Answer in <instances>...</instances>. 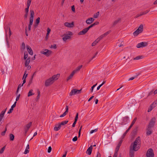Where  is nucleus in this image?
I'll return each mask as SVG.
<instances>
[{"instance_id": "nucleus-48", "label": "nucleus", "mask_w": 157, "mask_h": 157, "mask_svg": "<svg viewBox=\"0 0 157 157\" xmlns=\"http://www.w3.org/2000/svg\"><path fill=\"white\" fill-rule=\"evenodd\" d=\"M98 52H97L95 54V55H94V56H93V57H92L90 59L89 62H88V63H89L94 58H95L96 56H97V55L98 54Z\"/></svg>"}, {"instance_id": "nucleus-39", "label": "nucleus", "mask_w": 157, "mask_h": 157, "mask_svg": "<svg viewBox=\"0 0 157 157\" xmlns=\"http://www.w3.org/2000/svg\"><path fill=\"white\" fill-rule=\"evenodd\" d=\"M143 58V56H138L134 58L133 59L134 60H138L140 59H142Z\"/></svg>"}, {"instance_id": "nucleus-60", "label": "nucleus", "mask_w": 157, "mask_h": 157, "mask_svg": "<svg viewBox=\"0 0 157 157\" xmlns=\"http://www.w3.org/2000/svg\"><path fill=\"white\" fill-rule=\"evenodd\" d=\"M22 47L23 50L25 48V44L24 42H23L22 44Z\"/></svg>"}, {"instance_id": "nucleus-8", "label": "nucleus", "mask_w": 157, "mask_h": 157, "mask_svg": "<svg viewBox=\"0 0 157 157\" xmlns=\"http://www.w3.org/2000/svg\"><path fill=\"white\" fill-rule=\"evenodd\" d=\"M32 125V122H30L29 123L27 124L24 127V130L25 131V133L26 134L28 132L29 129L30 128V127Z\"/></svg>"}, {"instance_id": "nucleus-46", "label": "nucleus", "mask_w": 157, "mask_h": 157, "mask_svg": "<svg viewBox=\"0 0 157 157\" xmlns=\"http://www.w3.org/2000/svg\"><path fill=\"white\" fill-rule=\"evenodd\" d=\"M26 73H27V71H26L25 72L24 74V76L23 77V79H26V78L27 77V75H28V74H26Z\"/></svg>"}, {"instance_id": "nucleus-54", "label": "nucleus", "mask_w": 157, "mask_h": 157, "mask_svg": "<svg viewBox=\"0 0 157 157\" xmlns=\"http://www.w3.org/2000/svg\"><path fill=\"white\" fill-rule=\"evenodd\" d=\"M33 80V76H31V79L29 82L28 85H30L32 83Z\"/></svg>"}, {"instance_id": "nucleus-50", "label": "nucleus", "mask_w": 157, "mask_h": 157, "mask_svg": "<svg viewBox=\"0 0 157 157\" xmlns=\"http://www.w3.org/2000/svg\"><path fill=\"white\" fill-rule=\"evenodd\" d=\"M5 149V146H4L0 151V154L2 153Z\"/></svg>"}, {"instance_id": "nucleus-34", "label": "nucleus", "mask_w": 157, "mask_h": 157, "mask_svg": "<svg viewBox=\"0 0 157 157\" xmlns=\"http://www.w3.org/2000/svg\"><path fill=\"white\" fill-rule=\"evenodd\" d=\"M137 120V118L135 117L134 119L133 120V121H132L131 125H130V127L132 128L133 124H135V122H136V120Z\"/></svg>"}, {"instance_id": "nucleus-17", "label": "nucleus", "mask_w": 157, "mask_h": 157, "mask_svg": "<svg viewBox=\"0 0 157 157\" xmlns=\"http://www.w3.org/2000/svg\"><path fill=\"white\" fill-rule=\"evenodd\" d=\"M77 89L75 88L73 89L69 93V95L70 96H71L72 95H75L76 94L77 92L76 91Z\"/></svg>"}, {"instance_id": "nucleus-62", "label": "nucleus", "mask_w": 157, "mask_h": 157, "mask_svg": "<svg viewBox=\"0 0 157 157\" xmlns=\"http://www.w3.org/2000/svg\"><path fill=\"white\" fill-rule=\"evenodd\" d=\"M77 139H78L77 137V136H75L74 138H73V139H72V140L73 141L75 142V141H76L77 140Z\"/></svg>"}, {"instance_id": "nucleus-59", "label": "nucleus", "mask_w": 157, "mask_h": 157, "mask_svg": "<svg viewBox=\"0 0 157 157\" xmlns=\"http://www.w3.org/2000/svg\"><path fill=\"white\" fill-rule=\"evenodd\" d=\"M98 130V129H95L94 130H92L90 132V133L91 134H92L93 133H94V132H96Z\"/></svg>"}, {"instance_id": "nucleus-21", "label": "nucleus", "mask_w": 157, "mask_h": 157, "mask_svg": "<svg viewBox=\"0 0 157 157\" xmlns=\"http://www.w3.org/2000/svg\"><path fill=\"white\" fill-rule=\"evenodd\" d=\"M61 126L59 124H56L55 125V127L54 128V130L55 131H58L61 128Z\"/></svg>"}, {"instance_id": "nucleus-56", "label": "nucleus", "mask_w": 157, "mask_h": 157, "mask_svg": "<svg viewBox=\"0 0 157 157\" xmlns=\"http://www.w3.org/2000/svg\"><path fill=\"white\" fill-rule=\"evenodd\" d=\"M78 119V113H77L76 114L75 119V121H77Z\"/></svg>"}, {"instance_id": "nucleus-36", "label": "nucleus", "mask_w": 157, "mask_h": 157, "mask_svg": "<svg viewBox=\"0 0 157 157\" xmlns=\"http://www.w3.org/2000/svg\"><path fill=\"white\" fill-rule=\"evenodd\" d=\"M7 125H6V126H5V130L4 131H3L2 132V133H1V135L2 136H4L5 134V133H6V131H7Z\"/></svg>"}, {"instance_id": "nucleus-58", "label": "nucleus", "mask_w": 157, "mask_h": 157, "mask_svg": "<svg viewBox=\"0 0 157 157\" xmlns=\"http://www.w3.org/2000/svg\"><path fill=\"white\" fill-rule=\"evenodd\" d=\"M82 126H81L79 128V131H78V137H79L80 135L81 132L82 130Z\"/></svg>"}, {"instance_id": "nucleus-10", "label": "nucleus", "mask_w": 157, "mask_h": 157, "mask_svg": "<svg viewBox=\"0 0 157 157\" xmlns=\"http://www.w3.org/2000/svg\"><path fill=\"white\" fill-rule=\"evenodd\" d=\"M141 143L140 138V136L137 137L136 139L133 143L134 145H136V144L140 146Z\"/></svg>"}, {"instance_id": "nucleus-7", "label": "nucleus", "mask_w": 157, "mask_h": 157, "mask_svg": "<svg viewBox=\"0 0 157 157\" xmlns=\"http://www.w3.org/2000/svg\"><path fill=\"white\" fill-rule=\"evenodd\" d=\"M140 146L136 145H134V144L132 143L131 145V149L134 150L135 151H138L140 148Z\"/></svg>"}, {"instance_id": "nucleus-9", "label": "nucleus", "mask_w": 157, "mask_h": 157, "mask_svg": "<svg viewBox=\"0 0 157 157\" xmlns=\"http://www.w3.org/2000/svg\"><path fill=\"white\" fill-rule=\"evenodd\" d=\"M64 25L68 28H73L74 26V23L73 22H72L71 23L68 22H65L64 23Z\"/></svg>"}, {"instance_id": "nucleus-18", "label": "nucleus", "mask_w": 157, "mask_h": 157, "mask_svg": "<svg viewBox=\"0 0 157 157\" xmlns=\"http://www.w3.org/2000/svg\"><path fill=\"white\" fill-rule=\"evenodd\" d=\"M92 148H93L92 146H91L90 147H89L86 151V154L88 155H91L92 152Z\"/></svg>"}, {"instance_id": "nucleus-45", "label": "nucleus", "mask_w": 157, "mask_h": 157, "mask_svg": "<svg viewBox=\"0 0 157 157\" xmlns=\"http://www.w3.org/2000/svg\"><path fill=\"white\" fill-rule=\"evenodd\" d=\"M105 36H104L103 34L101 35L100 36H99L98 38L97 39V41H98L99 42L101 39H102Z\"/></svg>"}, {"instance_id": "nucleus-51", "label": "nucleus", "mask_w": 157, "mask_h": 157, "mask_svg": "<svg viewBox=\"0 0 157 157\" xmlns=\"http://www.w3.org/2000/svg\"><path fill=\"white\" fill-rule=\"evenodd\" d=\"M137 130H138V127H136L133 130L132 132L134 134H135L137 132Z\"/></svg>"}, {"instance_id": "nucleus-12", "label": "nucleus", "mask_w": 157, "mask_h": 157, "mask_svg": "<svg viewBox=\"0 0 157 157\" xmlns=\"http://www.w3.org/2000/svg\"><path fill=\"white\" fill-rule=\"evenodd\" d=\"M94 20V19L92 17L89 18L86 21V23L88 24H90Z\"/></svg>"}, {"instance_id": "nucleus-20", "label": "nucleus", "mask_w": 157, "mask_h": 157, "mask_svg": "<svg viewBox=\"0 0 157 157\" xmlns=\"http://www.w3.org/2000/svg\"><path fill=\"white\" fill-rule=\"evenodd\" d=\"M71 37L67 34H66L62 38L63 40L64 41H66L67 40L70 39Z\"/></svg>"}, {"instance_id": "nucleus-38", "label": "nucleus", "mask_w": 157, "mask_h": 157, "mask_svg": "<svg viewBox=\"0 0 157 157\" xmlns=\"http://www.w3.org/2000/svg\"><path fill=\"white\" fill-rule=\"evenodd\" d=\"M149 11H150V10H147L143 12H140V13H141V15H142V16L143 15H144L147 14Z\"/></svg>"}, {"instance_id": "nucleus-43", "label": "nucleus", "mask_w": 157, "mask_h": 157, "mask_svg": "<svg viewBox=\"0 0 157 157\" xmlns=\"http://www.w3.org/2000/svg\"><path fill=\"white\" fill-rule=\"evenodd\" d=\"M68 121H63L61 122L60 124H59L61 126L62 125H64L68 123Z\"/></svg>"}, {"instance_id": "nucleus-28", "label": "nucleus", "mask_w": 157, "mask_h": 157, "mask_svg": "<svg viewBox=\"0 0 157 157\" xmlns=\"http://www.w3.org/2000/svg\"><path fill=\"white\" fill-rule=\"evenodd\" d=\"M118 145L116 147L115 152L113 156V157H117L118 155Z\"/></svg>"}, {"instance_id": "nucleus-32", "label": "nucleus", "mask_w": 157, "mask_h": 157, "mask_svg": "<svg viewBox=\"0 0 157 157\" xmlns=\"http://www.w3.org/2000/svg\"><path fill=\"white\" fill-rule=\"evenodd\" d=\"M141 33L140 32L137 30V29L133 33V35L135 36H137L139 34Z\"/></svg>"}, {"instance_id": "nucleus-1", "label": "nucleus", "mask_w": 157, "mask_h": 157, "mask_svg": "<svg viewBox=\"0 0 157 157\" xmlns=\"http://www.w3.org/2000/svg\"><path fill=\"white\" fill-rule=\"evenodd\" d=\"M30 16L29 18V23L28 25V30L30 31L31 29V27L33 24V19L34 15V12L33 10H30Z\"/></svg>"}, {"instance_id": "nucleus-47", "label": "nucleus", "mask_w": 157, "mask_h": 157, "mask_svg": "<svg viewBox=\"0 0 157 157\" xmlns=\"http://www.w3.org/2000/svg\"><path fill=\"white\" fill-rule=\"evenodd\" d=\"M38 95L36 99L37 100H38L40 98V92L39 90H37Z\"/></svg>"}, {"instance_id": "nucleus-53", "label": "nucleus", "mask_w": 157, "mask_h": 157, "mask_svg": "<svg viewBox=\"0 0 157 157\" xmlns=\"http://www.w3.org/2000/svg\"><path fill=\"white\" fill-rule=\"evenodd\" d=\"M97 85V83L94 85L93 86H92L91 87V89H90L91 91V92H93L94 88L95 87V86Z\"/></svg>"}, {"instance_id": "nucleus-31", "label": "nucleus", "mask_w": 157, "mask_h": 157, "mask_svg": "<svg viewBox=\"0 0 157 157\" xmlns=\"http://www.w3.org/2000/svg\"><path fill=\"white\" fill-rule=\"evenodd\" d=\"M156 103L155 102H154L150 106V108L151 109V110H152L156 106Z\"/></svg>"}, {"instance_id": "nucleus-55", "label": "nucleus", "mask_w": 157, "mask_h": 157, "mask_svg": "<svg viewBox=\"0 0 157 157\" xmlns=\"http://www.w3.org/2000/svg\"><path fill=\"white\" fill-rule=\"evenodd\" d=\"M20 94H19L17 95V96L16 97V101L19 100L20 97Z\"/></svg>"}, {"instance_id": "nucleus-14", "label": "nucleus", "mask_w": 157, "mask_h": 157, "mask_svg": "<svg viewBox=\"0 0 157 157\" xmlns=\"http://www.w3.org/2000/svg\"><path fill=\"white\" fill-rule=\"evenodd\" d=\"M59 74H57V75H53L52 77V78L54 82L58 79L59 77Z\"/></svg>"}, {"instance_id": "nucleus-23", "label": "nucleus", "mask_w": 157, "mask_h": 157, "mask_svg": "<svg viewBox=\"0 0 157 157\" xmlns=\"http://www.w3.org/2000/svg\"><path fill=\"white\" fill-rule=\"evenodd\" d=\"M40 18L39 17H38L36 20V23L34 25L35 28L37 27L39 23H40Z\"/></svg>"}, {"instance_id": "nucleus-63", "label": "nucleus", "mask_w": 157, "mask_h": 157, "mask_svg": "<svg viewBox=\"0 0 157 157\" xmlns=\"http://www.w3.org/2000/svg\"><path fill=\"white\" fill-rule=\"evenodd\" d=\"M51 48H53L54 49H56L57 48L56 45V44H54L53 45L51 46Z\"/></svg>"}, {"instance_id": "nucleus-61", "label": "nucleus", "mask_w": 157, "mask_h": 157, "mask_svg": "<svg viewBox=\"0 0 157 157\" xmlns=\"http://www.w3.org/2000/svg\"><path fill=\"white\" fill-rule=\"evenodd\" d=\"M29 150L28 149H25V151L24 152V154H26L27 153H29Z\"/></svg>"}, {"instance_id": "nucleus-52", "label": "nucleus", "mask_w": 157, "mask_h": 157, "mask_svg": "<svg viewBox=\"0 0 157 157\" xmlns=\"http://www.w3.org/2000/svg\"><path fill=\"white\" fill-rule=\"evenodd\" d=\"M66 111L64 112V113H66L67 114L68 112V106L67 105H66Z\"/></svg>"}, {"instance_id": "nucleus-19", "label": "nucleus", "mask_w": 157, "mask_h": 157, "mask_svg": "<svg viewBox=\"0 0 157 157\" xmlns=\"http://www.w3.org/2000/svg\"><path fill=\"white\" fill-rule=\"evenodd\" d=\"M82 65H81L78 67L76 69L74 70L73 71L74 72L75 74L78 71H79L81 68L82 67Z\"/></svg>"}, {"instance_id": "nucleus-41", "label": "nucleus", "mask_w": 157, "mask_h": 157, "mask_svg": "<svg viewBox=\"0 0 157 157\" xmlns=\"http://www.w3.org/2000/svg\"><path fill=\"white\" fill-rule=\"evenodd\" d=\"M99 42L98 41H97V39L92 44V46H94L97 43Z\"/></svg>"}, {"instance_id": "nucleus-42", "label": "nucleus", "mask_w": 157, "mask_h": 157, "mask_svg": "<svg viewBox=\"0 0 157 157\" xmlns=\"http://www.w3.org/2000/svg\"><path fill=\"white\" fill-rule=\"evenodd\" d=\"M122 86H121L120 87L118 88V92L120 93V94L123 91V89L122 88Z\"/></svg>"}, {"instance_id": "nucleus-11", "label": "nucleus", "mask_w": 157, "mask_h": 157, "mask_svg": "<svg viewBox=\"0 0 157 157\" xmlns=\"http://www.w3.org/2000/svg\"><path fill=\"white\" fill-rule=\"evenodd\" d=\"M89 30L87 28L83 29L82 31L79 32L78 34L79 35H85Z\"/></svg>"}, {"instance_id": "nucleus-33", "label": "nucleus", "mask_w": 157, "mask_h": 157, "mask_svg": "<svg viewBox=\"0 0 157 157\" xmlns=\"http://www.w3.org/2000/svg\"><path fill=\"white\" fill-rule=\"evenodd\" d=\"M33 91V90L32 89L30 90L29 91V92H28V97H29V96H30L32 95H34V94L33 93H32Z\"/></svg>"}, {"instance_id": "nucleus-5", "label": "nucleus", "mask_w": 157, "mask_h": 157, "mask_svg": "<svg viewBox=\"0 0 157 157\" xmlns=\"http://www.w3.org/2000/svg\"><path fill=\"white\" fill-rule=\"evenodd\" d=\"M40 53L45 55L46 56H49L52 53V52L48 49H45L41 52Z\"/></svg>"}, {"instance_id": "nucleus-37", "label": "nucleus", "mask_w": 157, "mask_h": 157, "mask_svg": "<svg viewBox=\"0 0 157 157\" xmlns=\"http://www.w3.org/2000/svg\"><path fill=\"white\" fill-rule=\"evenodd\" d=\"M99 15V12H97L96 13H95L93 15V17L94 18H97Z\"/></svg>"}, {"instance_id": "nucleus-4", "label": "nucleus", "mask_w": 157, "mask_h": 157, "mask_svg": "<svg viewBox=\"0 0 157 157\" xmlns=\"http://www.w3.org/2000/svg\"><path fill=\"white\" fill-rule=\"evenodd\" d=\"M54 82L52 78H50L47 79L45 82V85L46 86H48L52 84Z\"/></svg>"}, {"instance_id": "nucleus-40", "label": "nucleus", "mask_w": 157, "mask_h": 157, "mask_svg": "<svg viewBox=\"0 0 157 157\" xmlns=\"http://www.w3.org/2000/svg\"><path fill=\"white\" fill-rule=\"evenodd\" d=\"M118 47L121 48V49L120 50V52H121L124 50V46L123 44H121L120 45H118Z\"/></svg>"}, {"instance_id": "nucleus-35", "label": "nucleus", "mask_w": 157, "mask_h": 157, "mask_svg": "<svg viewBox=\"0 0 157 157\" xmlns=\"http://www.w3.org/2000/svg\"><path fill=\"white\" fill-rule=\"evenodd\" d=\"M10 140L13 141L14 140V136L13 134H10Z\"/></svg>"}, {"instance_id": "nucleus-15", "label": "nucleus", "mask_w": 157, "mask_h": 157, "mask_svg": "<svg viewBox=\"0 0 157 157\" xmlns=\"http://www.w3.org/2000/svg\"><path fill=\"white\" fill-rule=\"evenodd\" d=\"M6 108L5 110L2 111L0 114V122L2 121L5 114V113L6 110Z\"/></svg>"}, {"instance_id": "nucleus-3", "label": "nucleus", "mask_w": 157, "mask_h": 157, "mask_svg": "<svg viewBox=\"0 0 157 157\" xmlns=\"http://www.w3.org/2000/svg\"><path fill=\"white\" fill-rule=\"evenodd\" d=\"M156 121V119L154 117L152 118L150 120L147 127L152 128L153 127Z\"/></svg>"}, {"instance_id": "nucleus-27", "label": "nucleus", "mask_w": 157, "mask_h": 157, "mask_svg": "<svg viewBox=\"0 0 157 157\" xmlns=\"http://www.w3.org/2000/svg\"><path fill=\"white\" fill-rule=\"evenodd\" d=\"M30 57H28L26 60L25 65V67L27 66L30 62Z\"/></svg>"}, {"instance_id": "nucleus-16", "label": "nucleus", "mask_w": 157, "mask_h": 157, "mask_svg": "<svg viewBox=\"0 0 157 157\" xmlns=\"http://www.w3.org/2000/svg\"><path fill=\"white\" fill-rule=\"evenodd\" d=\"M147 130L146 135L147 136H149L152 134V131L151 128L147 127Z\"/></svg>"}, {"instance_id": "nucleus-64", "label": "nucleus", "mask_w": 157, "mask_h": 157, "mask_svg": "<svg viewBox=\"0 0 157 157\" xmlns=\"http://www.w3.org/2000/svg\"><path fill=\"white\" fill-rule=\"evenodd\" d=\"M109 33H110V31H108L107 32H106L105 33L103 34L105 37V36H106Z\"/></svg>"}, {"instance_id": "nucleus-25", "label": "nucleus", "mask_w": 157, "mask_h": 157, "mask_svg": "<svg viewBox=\"0 0 157 157\" xmlns=\"http://www.w3.org/2000/svg\"><path fill=\"white\" fill-rule=\"evenodd\" d=\"M75 74V73H74V72L72 71L70 75L67 77V81H68V80L71 79Z\"/></svg>"}, {"instance_id": "nucleus-2", "label": "nucleus", "mask_w": 157, "mask_h": 157, "mask_svg": "<svg viewBox=\"0 0 157 157\" xmlns=\"http://www.w3.org/2000/svg\"><path fill=\"white\" fill-rule=\"evenodd\" d=\"M146 157H154V154L152 148H150L147 150L146 154Z\"/></svg>"}, {"instance_id": "nucleus-26", "label": "nucleus", "mask_w": 157, "mask_h": 157, "mask_svg": "<svg viewBox=\"0 0 157 157\" xmlns=\"http://www.w3.org/2000/svg\"><path fill=\"white\" fill-rule=\"evenodd\" d=\"M137 29L138 31L142 33L143 30V25H140Z\"/></svg>"}, {"instance_id": "nucleus-30", "label": "nucleus", "mask_w": 157, "mask_h": 157, "mask_svg": "<svg viewBox=\"0 0 157 157\" xmlns=\"http://www.w3.org/2000/svg\"><path fill=\"white\" fill-rule=\"evenodd\" d=\"M4 29L5 30V32L6 33V36H7V32L8 29L9 30V29H10V27L8 25H6L4 27Z\"/></svg>"}, {"instance_id": "nucleus-6", "label": "nucleus", "mask_w": 157, "mask_h": 157, "mask_svg": "<svg viewBox=\"0 0 157 157\" xmlns=\"http://www.w3.org/2000/svg\"><path fill=\"white\" fill-rule=\"evenodd\" d=\"M147 45V43L146 42H141L138 44L136 47L138 48L144 47Z\"/></svg>"}, {"instance_id": "nucleus-24", "label": "nucleus", "mask_w": 157, "mask_h": 157, "mask_svg": "<svg viewBox=\"0 0 157 157\" xmlns=\"http://www.w3.org/2000/svg\"><path fill=\"white\" fill-rule=\"evenodd\" d=\"M25 14L24 16L25 19H26L28 17V15L29 12V9L28 8H25Z\"/></svg>"}, {"instance_id": "nucleus-13", "label": "nucleus", "mask_w": 157, "mask_h": 157, "mask_svg": "<svg viewBox=\"0 0 157 157\" xmlns=\"http://www.w3.org/2000/svg\"><path fill=\"white\" fill-rule=\"evenodd\" d=\"M27 49L30 55H33V52L32 48L28 45L27 46Z\"/></svg>"}, {"instance_id": "nucleus-22", "label": "nucleus", "mask_w": 157, "mask_h": 157, "mask_svg": "<svg viewBox=\"0 0 157 157\" xmlns=\"http://www.w3.org/2000/svg\"><path fill=\"white\" fill-rule=\"evenodd\" d=\"M134 151H134V150L130 148L129 153V155L130 157H134Z\"/></svg>"}, {"instance_id": "nucleus-57", "label": "nucleus", "mask_w": 157, "mask_h": 157, "mask_svg": "<svg viewBox=\"0 0 157 157\" xmlns=\"http://www.w3.org/2000/svg\"><path fill=\"white\" fill-rule=\"evenodd\" d=\"M52 148L51 146L48 147V152L49 153H50L52 151Z\"/></svg>"}, {"instance_id": "nucleus-49", "label": "nucleus", "mask_w": 157, "mask_h": 157, "mask_svg": "<svg viewBox=\"0 0 157 157\" xmlns=\"http://www.w3.org/2000/svg\"><path fill=\"white\" fill-rule=\"evenodd\" d=\"M28 55L27 54V53L25 52H24V59H27L28 57Z\"/></svg>"}, {"instance_id": "nucleus-44", "label": "nucleus", "mask_w": 157, "mask_h": 157, "mask_svg": "<svg viewBox=\"0 0 157 157\" xmlns=\"http://www.w3.org/2000/svg\"><path fill=\"white\" fill-rule=\"evenodd\" d=\"M105 36H104L103 34L101 35L100 36H99L98 38L97 39V41H98L99 42L101 39H102Z\"/></svg>"}, {"instance_id": "nucleus-29", "label": "nucleus", "mask_w": 157, "mask_h": 157, "mask_svg": "<svg viewBox=\"0 0 157 157\" xmlns=\"http://www.w3.org/2000/svg\"><path fill=\"white\" fill-rule=\"evenodd\" d=\"M32 0H28L27 3V7L26 8L29 9V6L31 5Z\"/></svg>"}]
</instances>
